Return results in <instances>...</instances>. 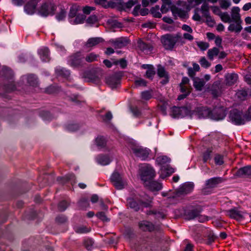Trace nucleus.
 <instances>
[{
    "mask_svg": "<svg viewBox=\"0 0 251 251\" xmlns=\"http://www.w3.org/2000/svg\"><path fill=\"white\" fill-rule=\"evenodd\" d=\"M227 214L232 218L237 220H241L244 218V213L241 211L235 209H232L227 211Z\"/></svg>",
    "mask_w": 251,
    "mask_h": 251,
    "instance_id": "nucleus-19",
    "label": "nucleus"
},
{
    "mask_svg": "<svg viewBox=\"0 0 251 251\" xmlns=\"http://www.w3.org/2000/svg\"><path fill=\"white\" fill-rule=\"evenodd\" d=\"M145 185L152 191H159L162 188L161 183L156 181H151V180L149 181L148 182L145 183Z\"/></svg>",
    "mask_w": 251,
    "mask_h": 251,
    "instance_id": "nucleus-20",
    "label": "nucleus"
},
{
    "mask_svg": "<svg viewBox=\"0 0 251 251\" xmlns=\"http://www.w3.org/2000/svg\"><path fill=\"white\" fill-rule=\"evenodd\" d=\"M131 150L135 156L141 160L147 159L150 152V150L141 146L134 145L131 148Z\"/></svg>",
    "mask_w": 251,
    "mask_h": 251,
    "instance_id": "nucleus-6",
    "label": "nucleus"
},
{
    "mask_svg": "<svg viewBox=\"0 0 251 251\" xmlns=\"http://www.w3.org/2000/svg\"><path fill=\"white\" fill-rule=\"evenodd\" d=\"M187 109L184 107H174L172 108L171 115L173 118H180L184 116Z\"/></svg>",
    "mask_w": 251,
    "mask_h": 251,
    "instance_id": "nucleus-14",
    "label": "nucleus"
},
{
    "mask_svg": "<svg viewBox=\"0 0 251 251\" xmlns=\"http://www.w3.org/2000/svg\"><path fill=\"white\" fill-rule=\"evenodd\" d=\"M198 46L203 50H206L209 47L208 43L204 42H198L197 43Z\"/></svg>",
    "mask_w": 251,
    "mask_h": 251,
    "instance_id": "nucleus-51",
    "label": "nucleus"
},
{
    "mask_svg": "<svg viewBox=\"0 0 251 251\" xmlns=\"http://www.w3.org/2000/svg\"><path fill=\"white\" fill-rule=\"evenodd\" d=\"M75 230L78 233H85L89 232L90 229L85 226H81L76 227Z\"/></svg>",
    "mask_w": 251,
    "mask_h": 251,
    "instance_id": "nucleus-49",
    "label": "nucleus"
},
{
    "mask_svg": "<svg viewBox=\"0 0 251 251\" xmlns=\"http://www.w3.org/2000/svg\"><path fill=\"white\" fill-rule=\"evenodd\" d=\"M139 226L143 231H152L157 229V227H155L154 225L147 221L140 222L139 223Z\"/></svg>",
    "mask_w": 251,
    "mask_h": 251,
    "instance_id": "nucleus-13",
    "label": "nucleus"
},
{
    "mask_svg": "<svg viewBox=\"0 0 251 251\" xmlns=\"http://www.w3.org/2000/svg\"><path fill=\"white\" fill-rule=\"evenodd\" d=\"M226 83L228 85L234 84L238 79V75L235 74H228L226 76Z\"/></svg>",
    "mask_w": 251,
    "mask_h": 251,
    "instance_id": "nucleus-27",
    "label": "nucleus"
},
{
    "mask_svg": "<svg viewBox=\"0 0 251 251\" xmlns=\"http://www.w3.org/2000/svg\"><path fill=\"white\" fill-rule=\"evenodd\" d=\"M222 181L223 179L221 177H213L208 179L206 181V185L208 188H213Z\"/></svg>",
    "mask_w": 251,
    "mask_h": 251,
    "instance_id": "nucleus-22",
    "label": "nucleus"
},
{
    "mask_svg": "<svg viewBox=\"0 0 251 251\" xmlns=\"http://www.w3.org/2000/svg\"><path fill=\"white\" fill-rule=\"evenodd\" d=\"M157 74L160 77H164L165 80L163 82V84L166 83L168 81V74L165 71L163 67L159 66L157 70Z\"/></svg>",
    "mask_w": 251,
    "mask_h": 251,
    "instance_id": "nucleus-33",
    "label": "nucleus"
},
{
    "mask_svg": "<svg viewBox=\"0 0 251 251\" xmlns=\"http://www.w3.org/2000/svg\"><path fill=\"white\" fill-rule=\"evenodd\" d=\"M209 5L206 3H204L201 6V11L202 16L205 18H210L209 13Z\"/></svg>",
    "mask_w": 251,
    "mask_h": 251,
    "instance_id": "nucleus-35",
    "label": "nucleus"
},
{
    "mask_svg": "<svg viewBox=\"0 0 251 251\" xmlns=\"http://www.w3.org/2000/svg\"><path fill=\"white\" fill-rule=\"evenodd\" d=\"M137 197H129L127 200V205L130 208L135 211H138L140 208L141 206L144 207L149 206L151 202L152 199L148 195L145 194L144 196H141L140 199V203H137L136 200Z\"/></svg>",
    "mask_w": 251,
    "mask_h": 251,
    "instance_id": "nucleus-3",
    "label": "nucleus"
},
{
    "mask_svg": "<svg viewBox=\"0 0 251 251\" xmlns=\"http://www.w3.org/2000/svg\"><path fill=\"white\" fill-rule=\"evenodd\" d=\"M138 47L141 50L146 53H148L151 50V48L149 45L141 40L138 42Z\"/></svg>",
    "mask_w": 251,
    "mask_h": 251,
    "instance_id": "nucleus-31",
    "label": "nucleus"
},
{
    "mask_svg": "<svg viewBox=\"0 0 251 251\" xmlns=\"http://www.w3.org/2000/svg\"><path fill=\"white\" fill-rule=\"evenodd\" d=\"M103 40L100 37H94L89 38L85 44L87 48H93L100 43L103 42Z\"/></svg>",
    "mask_w": 251,
    "mask_h": 251,
    "instance_id": "nucleus-18",
    "label": "nucleus"
},
{
    "mask_svg": "<svg viewBox=\"0 0 251 251\" xmlns=\"http://www.w3.org/2000/svg\"><path fill=\"white\" fill-rule=\"evenodd\" d=\"M236 176L241 177H251V166H246L240 168L236 173Z\"/></svg>",
    "mask_w": 251,
    "mask_h": 251,
    "instance_id": "nucleus-15",
    "label": "nucleus"
},
{
    "mask_svg": "<svg viewBox=\"0 0 251 251\" xmlns=\"http://www.w3.org/2000/svg\"><path fill=\"white\" fill-rule=\"evenodd\" d=\"M161 41L164 48L167 50H172L176 43H180L181 45L185 43L180 33H177L174 35L170 34L164 35L161 37Z\"/></svg>",
    "mask_w": 251,
    "mask_h": 251,
    "instance_id": "nucleus-2",
    "label": "nucleus"
},
{
    "mask_svg": "<svg viewBox=\"0 0 251 251\" xmlns=\"http://www.w3.org/2000/svg\"><path fill=\"white\" fill-rule=\"evenodd\" d=\"M55 73L57 76H63L64 77H67L70 75L69 71L60 67H56L55 69Z\"/></svg>",
    "mask_w": 251,
    "mask_h": 251,
    "instance_id": "nucleus-28",
    "label": "nucleus"
},
{
    "mask_svg": "<svg viewBox=\"0 0 251 251\" xmlns=\"http://www.w3.org/2000/svg\"><path fill=\"white\" fill-rule=\"evenodd\" d=\"M219 53V50L217 48H213L208 50L207 55L210 60H213L214 57L217 56Z\"/></svg>",
    "mask_w": 251,
    "mask_h": 251,
    "instance_id": "nucleus-36",
    "label": "nucleus"
},
{
    "mask_svg": "<svg viewBox=\"0 0 251 251\" xmlns=\"http://www.w3.org/2000/svg\"><path fill=\"white\" fill-rule=\"evenodd\" d=\"M68 206L67 201H63L60 202L58 205V208L60 211H64Z\"/></svg>",
    "mask_w": 251,
    "mask_h": 251,
    "instance_id": "nucleus-60",
    "label": "nucleus"
},
{
    "mask_svg": "<svg viewBox=\"0 0 251 251\" xmlns=\"http://www.w3.org/2000/svg\"><path fill=\"white\" fill-rule=\"evenodd\" d=\"M67 129L71 132L75 131L79 128V126L76 124H70L67 126Z\"/></svg>",
    "mask_w": 251,
    "mask_h": 251,
    "instance_id": "nucleus-46",
    "label": "nucleus"
},
{
    "mask_svg": "<svg viewBox=\"0 0 251 251\" xmlns=\"http://www.w3.org/2000/svg\"><path fill=\"white\" fill-rule=\"evenodd\" d=\"M230 121L235 125L244 124L245 118L242 116V113L237 109H234L230 111L229 114Z\"/></svg>",
    "mask_w": 251,
    "mask_h": 251,
    "instance_id": "nucleus-8",
    "label": "nucleus"
},
{
    "mask_svg": "<svg viewBox=\"0 0 251 251\" xmlns=\"http://www.w3.org/2000/svg\"><path fill=\"white\" fill-rule=\"evenodd\" d=\"M142 98L145 100H148L151 97V93L148 91H145L142 93Z\"/></svg>",
    "mask_w": 251,
    "mask_h": 251,
    "instance_id": "nucleus-64",
    "label": "nucleus"
},
{
    "mask_svg": "<svg viewBox=\"0 0 251 251\" xmlns=\"http://www.w3.org/2000/svg\"><path fill=\"white\" fill-rule=\"evenodd\" d=\"M39 0H29L24 6L25 12L28 15H32L36 11L37 5Z\"/></svg>",
    "mask_w": 251,
    "mask_h": 251,
    "instance_id": "nucleus-10",
    "label": "nucleus"
},
{
    "mask_svg": "<svg viewBox=\"0 0 251 251\" xmlns=\"http://www.w3.org/2000/svg\"><path fill=\"white\" fill-rule=\"evenodd\" d=\"M147 70L146 72V76L148 78H151L153 77L155 74V71L152 66L147 65Z\"/></svg>",
    "mask_w": 251,
    "mask_h": 251,
    "instance_id": "nucleus-42",
    "label": "nucleus"
},
{
    "mask_svg": "<svg viewBox=\"0 0 251 251\" xmlns=\"http://www.w3.org/2000/svg\"><path fill=\"white\" fill-rule=\"evenodd\" d=\"M87 76L85 77V80L87 81H91L95 82L98 80V77L91 74H87Z\"/></svg>",
    "mask_w": 251,
    "mask_h": 251,
    "instance_id": "nucleus-55",
    "label": "nucleus"
},
{
    "mask_svg": "<svg viewBox=\"0 0 251 251\" xmlns=\"http://www.w3.org/2000/svg\"><path fill=\"white\" fill-rule=\"evenodd\" d=\"M193 81L194 86L196 90L201 91L205 84L204 80L198 77H196L193 79Z\"/></svg>",
    "mask_w": 251,
    "mask_h": 251,
    "instance_id": "nucleus-30",
    "label": "nucleus"
},
{
    "mask_svg": "<svg viewBox=\"0 0 251 251\" xmlns=\"http://www.w3.org/2000/svg\"><path fill=\"white\" fill-rule=\"evenodd\" d=\"M38 54L42 61L47 62L49 60V51L48 48H42L39 49Z\"/></svg>",
    "mask_w": 251,
    "mask_h": 251,
    "instance_id": "nucleus-23",
    "label": "nucleus"
},
{
    "mask_svg": "<svg viewBox=\"0 0 251 251\" xmlns=\"http://www.w3.org/2000/svg\"><path fill=\"white\" fill-rule=\"evenodd\" d=\"M235 23L231 24L228 27V30L230 31H234L237 33L240 32L242 29L241 24L242 22H234Z\"/></svg>",
    "mask_w": 251,
    "mask_h": 251,
    "instance_id": "nucleus-26",
    "label": "nucleus"
},
{
    "mask_svg": "<svg viewBox=\"0 0 251 251\" xmlns=\"http://www.w3.org/2000/svg\"><path fill=\"white\" fill-rule=\"evenodd\" d=\"M159 6H156L155 7H153L151 9V12L153 16L157 18H160L161 14L159 11Z\"/></svg>",
    "mask_w": 251,
    "mask_h": 251,
    "instance_id": "nucleus-48",
    "label": "nucleus"
},
{
    "mask_svg": "<svg viewBox=\"0 0 251 251\" xmlns=\"http://www.w3.org/2000/svg\"><path fill=\"white\" fill-rule=\"evenodd\" d=\"M211 9H212L213 12L214 14H215L219 16L221 14H222V12L221 11L220 8L219 7L216 6H211Z\"/></svg>",
    "mask_w": 251,
    "mask_h": 251,
    "instance_id": "nucleus-63",
    "label": "nucleus"
},
{
    "mask_svg": "<svg viewBox=\"0 0 251 251\" xmlns=\"http://www.w3.org/2000/svg\"><path fill=\"white\" fill-rule=\"evenodd\" d=\"M240 8L238 7H233L231 9V17L234 22H242L239 13Z\"/></svg>",
    "mask_w": 251,
    "mask_h": 251,
    "instance_id": "nucleus-24",
    "label": "nucleus"
},
{
    "mask_svg": "<svg viewBox=\"0 0 251 251\" xmlns=\"http://www.w3.org/2000/svg\"><path fill=\"white\" fill-rule=\"evenodd\" d=\"M95 142L97 146L100 148L104 147L106 144L105 139L102 136L98 137L96 139Z\"/></svg>",
    "mask_w": 251,
    "mask_h": 251,
    "instance_id": "nucleus-37",
    "label": "nucleus"
},
{
    "mask_svg": "<svg viewBox=\"0 0 251 251\" xmlns=\"http://www.w3.org/2000/svg\"><path fill=\"white\" fill-rule=\"evenodd\" d=\"M66 14V11L64 10H61V11L56 16V19L58 21H61L65 18Z\"/></svg>",
    "mask_w": 251,
    "mask_h": 251,
    "instance_id": "nucleus-58",
    "label": "nucleus"
},
{
    "mask_svg": "<svg viewBox=\"0 0 251 251\" xmlns=\"http://www.w3.org/2000/svg\"><path fill=\"white\" fill-rule=\"evenodd\" d=\"M175 172L174 169L168 166H162L160 171V176L162 178H164Z\"/></svg>",
    "mask_w": 251,
    "mask_h": 251,
    "instance_id": "nucleus-16",
    "label": "nucleus"
},
{
    "mask_svg": "<svg viewBox=\"0 0 251 251\" xmlns=\"http://www.w3.org/2000/svg\"><path fill=\"white\" fill-rule=\"evenodd\" d=\"M111 181L113 185L118 189H122L126 185V182L118 172L115 171L111 176Z\"/></svg>",
    "mask_w": 251,
    "mask_h": 251,
    "instance_id": "nucleus-7",
    "label": "nucleus"
},
{
    "mask_svg": "<svg viewBox=\"0 0 251 251\" xmlns=\"http://www.w3.org/2000/svg\"><path fill=\"white\" fill-rule=\"evenodd\" d=\"M97 217L102 221L103 222H108L109 221V219L106 216L105 213L103 212H99L97 215Z\"/></svg>",
    "mask_w": 251,
    "mask_h": 251,
    "instance_id": "nucleus-47",
    "label": "nucleus"
},
{
    "mask_svg": "<svg viewBox=\"0 0 251 251\" xmlns=\"http://www.w3.org/2000/svg\"><path fill=\"white\" fill-rule=\"evenodd\" d=\"M156 161L157 163L162 166L167 163L170 162V159L166 156H161L157 158Z\"/></svg>",
    "mask_w": 251,
    "mask_h": 251,
    "instance_id": "nucleus-38",
    "label": "nucleus"
},
{
    "mask_svg": "<svg viewBox=\"0 0 251 251\" xmlns=\"http://www.w3.org/2000/svg\"><path fill=\"white\" fill-rule=\"evenodd\" d=\"M83 62V58L80 53H76L69 57V64L72 67H77L81 65Z\"/></svg>",
    "mask_w": 251,
    "mask_h": 251,
    "instance_id": "nucleus-11",
    "label": "nucleus"
},
{
    "mask_svg": "<svg viewBox=\"0 0 251 251\" xmlns=\"http://www.w3.org/2000/svg\"><path fill=\"white\" fill-rule=\"evenodd\" d=\"M66 179L67 181H70L72 185L75 183V177L73 174H69L66 176Z\"/></svg>",
    "mask_w": 251,
    "mask_h": 251,
    "instance_id": "nucleus-62",
    "label": "nucleus"
},
{
    "mask_svg": "<svg viewBox=\"0 0 251 251\" xmlns=\"http://www.w3.org/2000/svg\"><path fill=\"white\" fill-rule=\"evenodd\" d=\"M180 90L182 93L189 94L190 93V88L189 85H180Z\"/></svg>",
    "mask_w": 251,
    "mask_h": 251,
    "instance_id": "nucleus-57",
    "label": "nucleus"
},
{
    "mask_svg": "<svg viewBox=\"0 0 251 251\" xmlns=\"http://www.w3.org/2000/svg\"><path fill=\"white\" fill-rule=\"evenodd\" d=\"M139 174L141 180L144 184L151 180L155 175L152 167L147 164H142L140 166Z\"/></svg>",
    "mask_w": 251,
    "mask_h": 251,
    "instance_id": "nucleus-4",
    "label": "nucleus"
},
{
    "mask_svg": "<svg viewBox=\"0 0 251 251\" xmlns=\"http://www.w3.org/2000/svg\"><path fill=\"white\" fill-rule=\"evenodd\" d=\"M106 83L112 88H115L120 83V78L115 75L108 76L106 78Z\"/></svg>",
    "mask_w": 251,
    "mask_h": 251,
    "instance_id": "nucleus-17",
    "label": "nucleus"
},
{
    "mask_svg": "<svg viewBox=\"0 0 251 251\" xmlns=\"http://www.w3.org/2000/svg\"><path fill=\"white\" fill-rule=\"evenodd\" d=\"M96 160L99 164L106 165L110 163L112 159L108 155H100L97 157Z\"/></svg>",
    "mask_w": 251,
    "mask_h": 251,
    "instance_id": "nucleus-21",
    "label": "nucleus"
},
{
    "mask_svg": "<svg viewBox=\"0 0 251 251\" xmlns=\"http://www.w3.org/2000/svg\"><path fill=\"white\" fill-rule=\"evenodd\" d=\"M94 241L91 239H87L84 242V245L88 250L92 249L94 246Z\"/></svg>",
    "mask_w": 251,
    "mask_h": 251,
    "instance_id": "nucleus-43",
    "label": "nucleus"
},
{
    "mask_svg": "<svg viewBox=\"0 0 251 251\" xmlns=\"http://www.w3.org/2000/svg\"><path fill=\"white\" fill-rule=\"evenodd\" d=\"M152 213L155 215V218L157 219H163L165 217V215L163 213L160 212L154 213L153 211H149L147 214L150 215Z\"/></svg>",
    "mask_w": 251,
    "mask_h": 251,
    "instance_id": "nucleus-61",
    "label": "nucleus"
},
{
    "mask_svg": "<svg viewBox=\"0 0 251 251\" xmlns=\"http://www.w3.org/2000/svg\"><path fill=\"white\" fill-rule=\"evenodd\" d=\"M177 4L178 5H182L183 8H180L176 5H173L171 7V10L173 15L176 17H179L180 19H184L188 17L187 12L185 10L186 3L184 2L179 1Z\"/></svg>",
    "mask_w": 251,
    "mask_h": 251,
    "instance_id": "nucleus-5",
    "label": "nucleus"
},
{
    "mask_svg": "<svg viewBox=\"0 0 251 251\" xmlns=\"http://www.w3.org/2000/svg\"><path fill=\"white\" fill-rule=\"evenodd\" d=\"M128 40L126 39L120 38L117 39L114 43L115 47L121 48L127 45Z\"/></svg>",
    "mask_w": 251,
    "mask_h": 251,
    "instance_id": "nucleus-34",
    "label": "nucleus"
},
{
    "mask_svg": "<svg viewBox=\"0 0 251 251\" xmlns=\"http://www.w3.org/2000/svg\"><path fill=\"white\" fill-rule=\"evenodd\" d=\"M201 66L204 68H208L210 66V63L204 58H201L200 60Z\"/></svg>",
    "mask_w": 251,
    "mask_h": 251,
    "instance_id": "nucleus-54",
    "label": "nucleus"
},
{
    "mask_svg": "<svg viewBox=\"0 0 251 251\" xmlns=\"http://www.w3.org/2000/svg\"><path fill=\"white\" fill-rule=\"evenodd\" d=\"M220 17L221 20L225 23H230L231 21L229 15L227 12H222Z\"/></svg>",
    "mask_w": 251,
    "mask_h": 251,
    "instance_id": "nucleus-44",
    "label": "nucleus"
},
{
    "mask_svg": "<svg viewBox=\"0 0 251 251\" xmlns=\"http://www.w3.org/2000/svg\"><path fill=\"white\" fill-rule=\"evenodd\" d=\"M214 160L215 164L218 165H221L224 163L223 156L219 154L216 155Z\"/></svg>",
    "mask_w": 251,
    "mask_h": 251,
    "instance_id": "nucleus-56",
    "label": "nucleus"
},
{
    "mask_svg": "<svg viewBox=\"0 0 251 251\" xmlns=\"http://www.w3.org/2000/svg\"><path fill=\"white\" fill-rule=\"evenodd\" d=\"M198 116L199 118H209L214 120H221L224 119L226 113L222 108H215L213 111L205 107L198 109Z\"/></svg>",
    "mask_w": 251,
    "mask_h": 251,
    "instance_id": "nucleus-1",
    "label": "nucleus"
},
{
    "mask_svg": "<svg viewBox=\"0 0 251 251\" xmlns=\"http://www.w3.org/2000/svg\"><path fill=\"white\" fill-rule=\"evenodd\" d=\"M230 2L229 0H222L220 2V6L222 8L226 9L230 6Z\"/></svg>",
    "mask_w": 251,
    "mask_h": 251,
    "instance_id": "nucleus-50",
    "label": "nucleus"
},
{
    "mask_svg": "<svg viewBox=\"0 0 251 251\" xmlns=\"http://www.w3.org/2000/svg\"><path fill=\"white\" fill-rule=\"evenodd\" d=\"M85 17L82 14H78L75 18L69 20L70 22L73 25L80 24L84 22Z\"/></svg>",
    "mask_w": 251,
    "mask_h": 251,
    "instance_id": "nucleus-29",
    "label": "nucleus"
},
{
    "mask_svg": "<svg viewBox=\"0 0 251 251\" xmlns=\"http://www.w3.org/2000/svg\"><path fill=\"white\" fill-rule=\"evenodd\" d=\"M135 84L137 86H145L146 85V81L142 78H138L135 80Z\"/></svg>",
    "mask_w": 251,
    "mask_h": 251,
    "instance_id": "nucleus-59",
    "label": "nucleus"
},
{
    "mask_svg": "<svg viewBox=\"0 0 251 251\" xmlns=\"http://www.w3.org/2000/svg\"><path fill=\"white\" fill-rule=\"evenodd\" d=\"M81 10V7L79 5L77 4L73 5L71 7L70 10V13L69 14V20L75 18L76 15H77L78 14V12Z\"/></svg>",
    "mask_w": 251,
    "mask_h": 251,
    "instance_id": "nucleus-25",
    "label": "nucleus"
},
{
    "mask_svg": "<svg viewBox=\"0 0 251 251\" xmlns=\"http://www.w3.org/2000/svg\"><path fill=\"white\" fill-rule=\"evenodd\" d=\"M194 183L192 182H186L182 185L178 189V195H186L192 191L194 189Z\"/></svg>",
    "mask_w": 251,
    "mask_h": 251,
    "instance_id": "nucleus-12",
    "label": "nucleus"
},
{
    "mask_svg": "<svg viewBox=\"0 0 251 251\" xmlns=\"http://www.w3.org/2000/svg\"><path fill=\"white\" fill-rule=\"evenodd\" d=\"M247 92L245 90H240L236 94L237 97L241 100H244L247 96Z\"/></svg>",
    "mask_w": 251,
    "mask_h": 251,
    "instance_id": "nucleus-45",
    "label": "nucleus"
},
{
    "mask_svg": "<svg viewBox=\"0 0 251 251\" xmlns=\"http://www.w3.org/2000/svg\"><path fill=\"white\" fill-rule=\"evenodd\" d=\"M95 9L94 7L85 6L82 7V10L85 14H89L92 11Z\"/></svg>",
    "mask_w": 251,
    "mask_h": 251,
    "instance_id": "nucleus-53",
    "label": "nucleus"
},
{
    "mask_svg": "<svg viewBox=\"0 0 251 251\" xmlns=\"http://www.w3.org/2000/svg\"><path fill=\"white\" fill-rule=\"evenodd\" d=\"M26 79L27 82L30 85L34 86L36 85L37 83V78L33 75H30L27 76Z\"/></svg>",
    "mask_w": 251,
    "mask_h": 251,
    "instance_id": "nucleus-41",
    "label": "nucleus"
},
{
    "mask_svg": "<svg viewBox=\"0 0 251 251\" xmlns=\"http://www.w3.org/2000/svg\"><path fill=\"white\" fill-rule=\"evenodd\" d=\"M192 33H189V32H185L184 33L182 37V40L184 42L183 39L187 40L189 41H192L194 39V37L193 35H191Z\"/></svg>",
    "mask_w": 251,
    "mask_h": 251,
    "instance_id": "nucleus-52",
    "label": "nucleus"
},
{
    "mask_svg": "<svg viewBox=\"0 0 251 251\" xmlns=\"http://www.w3.org/2000/svg\"><path fill=\"white\" fill-rule=\"evenodd\" d=\"M55 10V5L51 2H47L41 5L39 8V12L43 16H47L53 14Z\"/></svg>",
    "mask_w": 251,
    "mask_h": 251,
    "instance_id": "nucleus-9",
    "label": "nucleus"
},
{
    "mask_svg": "<svg viewBox=\"0 0 251 251\" xmlns=\"http://www.w3.org/2000/svg\"><path fill=\"white\" fill-rule=\"evenodd\" d=\"M98 55L93 52L87 54L85 59L88 62H92L97 60Z\"/></svg>",
    "mask_w": 251,
    "mask_h": 251,
    "instance_id": "nucleus-40",
    "label": "nucleus"
},
{
    "mask_svg": "<svg viewBox=\"0 0 251 251\" xmlns=\"http://www.w3.org/2000/svg\"><path fill=\"white\" fill-rule=\"evenodd\" d=\"M86 22L88 25H90L97 24L98 23L97 17L95 15H91L87 19Z\"/></svg>",
    "mask_w": 251,
    "mask_h": 251,
    "instance_id": "nucleus-39",
    "label": "nucleus"
},
{
    "mask_svg": "<svg viewBox=\"0 0 251 251\" xmlns=\"http://www.w3.org/2000/svg\"><path fill=\"white\" fill-rule=\"evenodd\" d=\"M192 215L190 218L191 219H193L195 218H197V220L198 221L201 223L204 222L208 220V218L207 216L205 215H199L198 213L196 211H193L191 212Z\"/></svg>",
    "mask_w": 251,
    "mask_h": 251,
    "instance_id": "nucleus-32",
    "label": "nucleus"
}]
</instances>
